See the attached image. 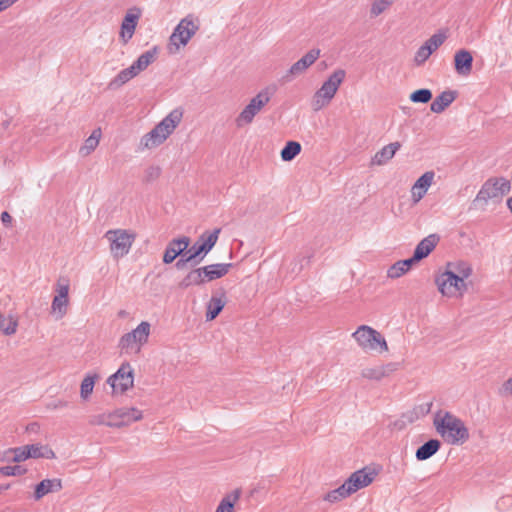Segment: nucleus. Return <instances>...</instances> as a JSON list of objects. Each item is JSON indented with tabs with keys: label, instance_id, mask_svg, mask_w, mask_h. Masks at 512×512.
I'll return each instance as SVG.
<instances>
[{
	"label": "nucleus",
	"instance_id": "f257e3e1",
	"mask_svg": "<svg viewBox=\"0 0 512 512\" xmlns=\"http://www.w3.org/2000/svg\"><path fill=\"white\" fill-rule=\"evenodd\" d=\"M433 425L437 433L451 445H462L470 438L465 423L449 411L439 410L435 413Z\"/></svg>",
	"mask_w": 512,
	"mask_h": 512
},
{
	"label": "nucleus",
	"instance_id": "f03ea898",
	"mask_svg": "<svg viewBox=\"0 0 512 512\" xmlns=\"http://www.w3.org/2000/svg\"><path fill=\"white\" fill-rule=\"evenodd\" d=\"M346 77L344 69H336L326 81L323 82L321 87L314 93L311 106L314 111H319L330 104L336 95L339 87Z\"/></svg>",
	"mask_w": 512,
	"mask_h": 512
},
{
	"label": "nucleus",
	"instance_id": "7ed1b4c3",
	"mask_svg": "<svg viewBox=\"0 0 512 512\" xmlns=\"http://www.w3.org/2000/svg\"><path fill=\"white\" fill-rule=\"evenodd\" d=\"M352 337L364 351H377L379 353L388 351L385 338L380 332L370 326H359L357 330L352 333Z\"/></svg>",
	"mask_w": 512,
	"mask_h": 512
},
{
	"label": "nucleus",
	"instance_id": "20e7f679",
	"mask_svg": "<svg viewBox=\"0 0 512 512\" xmlns=\"http://www.w3.org/2000/svg\"><path fill=\"white\" fill-rule=\"evenodd\" d=\"M104 237L110 243V252L113 258L120 259L129 253L136 234L126 229H113L108 230Z\"/></svg>",
	"mask_w": 512,
	"mask_h": 512
},
{
	"label": "nucleus",
	"instance_id": "39448f33",
	"mask_svg": "<svg viewBox=\"0 0 512 512\" xmlns=\"http://www.w3.org/2000/svg\"><path fill=\"white\" fill-rule=\"evenodd\" d=\"M150 329V323L142 321L135 329L120 338L118 347L125 353H139L141 346L148 341Z\"/></svg>",
	"mask_w": 512,
	"mask_h": 512
},
{
	"label": "nucleus",
	"instance_id": "423d86ee",
	"mask_svg": "<svg viewBox=\"0 0 512 512\" xmlns=\"http://www.w3.org/2000/svg\"><path fill=\"white\" fill-rule=\"evenodd\" d=\"M271 96L272 92L269 88L261 90L237 116L235 119L236 126L242 128L252 123L254 117L269 103Z\"/></svg>",
	"mask_w": 512,
	"mask_h": 512
},
{
	"label": "nucleus",
	"instance_id": "0eeeda50",
	"mask_svg": "<svg viewBox=\"0 0 512 512\" xmlns=\"http://www.w3.org/2000/svg\"><path fill=\"white\" fill-rule=\"evenodd\" d=\"M435 283L438 287L439 292L446 297H461L467 290L465 281L456 277V273L452 272L451 269H446L440 273Z\"/></svg>",
	"mask_w": 512,
	"mask_h": 512
},
{
	"label": "nucleus",
	"instance_id": "6e6552de",
	"mask_svg": "<svg viewBox=\"0 0 512 512\" xmlns=\"http://www.w3.org/2000/svg\"><path fill=\"white\" fill-rule=\"evenodd\" d=\"M199 29V21L192 15L183 18L170 36L171 44L178 49L180 45L185 46Z\"/></svg>",
	"mask_w": 512,
	"mask_h": 512
},
{
	"label": "nucleus",
	"instance_id": "1a4fd4ad",
	"mask_svg": "<svg viewBox=\"0 0 512 512\" xmlns=\"http://www.w3.org/2000/svg\"><path fill=\"white\" fill-rule=\"evenodd\" d=\"M510 189V182L505 178L488 179L478 192L475 201L486 203L489 199L502 198L510 192Z\"/></svg>",
	"mask_w": 512,
	"mask_h": 512
},
{
	"label": "nucleus",
	"instance_id": "9d476101",
	"mask_svg": "<svg viewBox=\"0 0 512 512\" xmlns=\"http://www.w3.org/2000/svg\"><path fill=\"white\" fill-rule=\"evenodd\" d=\"M107 383L115 393L123 394L132 388L134 385V370L130 363H122L119 369L107 379Z\"/></svg>",
	"mask_w": 512,
	"mask_h": 512
},
{
	"label": "nucleus",
	"instance_id": "9b49d317",
	"mask_svg": "<svg viewBox=\"0 0 512 512\" xmlns=\"http://www.w3.org/2000/svg\"><path fill=\"white\" fill-rule=\"evenodd\" d=\"M220 232L221 229L216 228L212 232L203 233L189 250L188 260H199L200 257L204 258V256L215 246Z\"/></svg>",
	"mask_w": 512,
	"mask_h": 512
},
{
	"label": "nucleus",
	"instance_id": "f8f14e48",
	"mask_svg": "<svg viewBox=\"0 0 512 512\" xmlns=\"http://www.w3.org/2000/svg\"><path fill=\"white\" fill-rule=\"evenodd\" d=\"M110 413V428H121L131 423L140 421L143 418L141 410L134 407H122Z\"/></svg>",
	"mask_w": 512,
	"mask_h": 512
},
{
	"label": "nucleus",
	"instance_id": "ddd939ff",
	"mask_svg": "<svg viewBox=\"0 0 512 512\" xmlns=\"http://www.w3.org/2000/svg\"><path fill=\"white\" fill-rule=\"evenodd\" d=\"M141 17V10L138 7L128 9L121 24L120 37L127 43L134 35L137 23Z\"/></svg>",
	"mask_w": 512,
	"mask_h": 512
},
{
	"label": "nucleus",
	"instance_id": "4468645a",
	"mask_svg": "<svg viewBox=\"0 0 512 512\" xmlns=\"http://www.w3.org/2000/svg\"><path fill=\"white\" fill-rule=\"evenodd\" d=\"M374 476L375 474L373 472H367L365 469H362L352 473L344 483L350 493L353 494L359 489L370 485L374 480Z\"/></svg>",
	"mask_w": 512,
	"mask_h": 512
},
{
	"label": "nucleus",
	"instance_id": "2eb2a0df",
	"mask_svg": "<svg viewBox=\"0 0 512 512\" xmlns=\"http://www.w3.org/2000/svg\"><path fill=\"white\" fill-rule=\"evenodd\" d=\"M190 239L189 237L183 236L178 239H173L167 245L164 255L163 262L165 264L172 263L176 257L182 255V253L189 247Z\"/></svg>",
	"mask_w": 512,
	"mask_h": 512
},
{
	"label": "nucleus",
	"instance_id": "dca6fc26",
	"mask_svg": "<svg viewBox=\"0 0 512 512\" xmlns=\"http://www.w3.org/2000/svg\"><path fill=\"white\" fill-rule=\"evenodd\" d=\"M435 177L433 171H427L420 176L411 188V196L414 203H418L427 193Z\"/></svg>",
	"mask_w": 512,
	"mask_h": 512
},
{
	"label": "nucleus",
	"instance_id": "f3484780",
	"mask_svg": "<svg viewBox=\"0 0 512 512\" xmlns=\"http://www.w3.org/2000/svg\"><path fill=\"white\" fill-rule=\"evenodd\" d=\"M454 67L459 75L467 76L473 68V56L466 49L458 50L454 55Z\"/></svg>",
	"mask_w": 512,
	"mask_h": 512
},
{
	"label": "nucleus",
	"instance_id": "a211bd4d",
	"mask_svg": "<svg viewBox=\"0 0 512 512\" xmlns=\"http://www.w3.org/2000/svg\"><path fill=\"white\" fill-rule=\"evenodd\" d=\"M183 117V111L181 108L172 110L161 122L157 124L159 130H162L168 137L174 132L177 126L180 124Z\"/></svg>",
	"mask_w": 512,
	"mask_h": 512
},
{
	"label": "nucleus",
	"instance_id": "6ab92c4d",
	"mask_svg": "<svg viewBox=\"0 0 512 512\" xmlns=\"http://www.w3.org/2000/svg\"><path fill=\"white\" fill-rule=\"evenodd\" d=\"M62 489V482L58 478L44 479L38 483L34 491V499L40 500L45 495L53 492H58Z\"/></svg>",
	"mask_w": 512,
	"mask_h": 512
},
{
	"label": "nucleus",
	"instance_id": "aec40b11",
	"mask_svg": "<svg viewBox=\"0 0 512 512\" xmlns=\"http://www.w3.org/2000/svg\"><path fill=\"white\" fill-rule=\"evenodd\" d=\"M167 138L168 136L156 125L141 138L140 146L143 149H152L161 145Z\"/></svg>",
	"mask_w": 512,
	"mask_h": 512
},
{
	"label": "nucleus",
	"instance_id": "412c9836",
	"mask_svg": "<svg viewBox=\"0 0 512 512\" xmlns=\"http://www.w3.org/2000/svg\"><path fill=\"white\" fill-rule=\"evenodd\" d=\"M400 147L401 144L399 142H393L384 146L373 156L371 164L378 166L386 164L394 157L395 153L400 149Z\"/></svg>",
	"mask_w": 512,
	"mask_h": 512
},
{
	"label": "nucleus",
	"instance_id": "4be33fe9",
	"mask_svg": "<svg viewBox=\"0 0 512 512\" xmlns=\"http://www.w3.org/2000/svg\"><path fill=\"white\" fill-rule=\"evenodd\" d=\"M232 267V263H216L202 267L206 282L224 277Z\"/></svg>",
	"mask_w": 512,
	"mask_h": 512
},
{
	"label": "nucleus",
	"instance_id": "5701e85b",
	"mask_svg": "<svg viewBox=\"0 0 512 512\" xmlns=\"http://www.w3.org/2000/svg\"><path fill=\"white\" fill-rule=\"evenodd\" d=\"M439 238L435 234H431L422 239L414 250V259L422 260L426 258L435 248Z\"/></svg>",
	"mask_w": 512,
	"mask_h": 512
},
{
	"label": "nucleus",
	"instance_id": "b1692460",
	"mask_svg": "<svg viewBox=\"0 0 512 512\" xmlns=\"http://www.w3.org/2000/svg\"><path fill=\"white\" fill-rule=\"evenodd\" d=\"M457 97L455 91L446 90L438 95L431 103L430 109L434 113H442Z\"/></svg>",
	"mask_w": 512,
	"mask_h": 512
},
{
	"label": "nucleus",
	"instance_id": "393cba45",
	"mask_svg": "<svg viewBox=\"0 0 512 512\" xmlns=\"http://www.w3.org/2000/svg\"><path fill=\"white\" fill-rule=\"evenodd\" d=\"M441 447V442L438 439H430L425 442L416 450V459L424 461L436 454Z\"/></svg>",
	"mask_w": 512,
	"mask_h": 512
},
{
	"label": "nucleus",
	"instance_id": "a878e982",
	"mask_svg": "<svg viewBox=\"0 0 512 512\" xmlns=\"http://www.w3.org/2000/svg\"><path fill=\"white\" fill-rule=\"evenodd\" d=\"M242 491L240 488L234 489L226 494L220 501L215 512H234V506L240 499Z\"/></svg>",
	"mask_w": 512,
	"mask_h": 512
},
{
	"label": "nucleus",
	"instance_id": "bb28decb",
	"mask_svg": "<svg viewBox=\"0 0 512 512\" xmlns=\"http://www.w3.org/2000/svg\"><path fill=\"white\" fill-rule=\"evenodd\" d=\"M392 370V364L368 367L362 370L361 375L363 378L379 381L388 376Z\"/></svg>",
	"mask_w": 512,
	"mask_h": 512
},
{
	"label": "nucleus",
	"instance_id": "cd10ccee",
	"mask_svg": "<svg viewBox=\"0 0 512 512\" xmlns=\"http://www.w3.org/2000/svg\"><path fill=\"white\" fill-rule=\"evenodd\" d=\"M205 283L207 282L204 277L203 269L200 267L189 272L180 282L179 286L185 289L190 286H199Z\"/></svg>",
	"mask_w": 512,
	"mask_h": 512
},
{
	"label": "nucleus",
	"instance_id": "c85d7f7f",
	"mask_svg": "<svg viewBox=\"0 0 512 512\" xmlns=\"http://www.w3.org/2000/svg\"><path fill=\"white\" fill-rule=\"evenodd\" d=\"M102 132L100 128L92 131L91 135L85 140L84 144L80 147L79 153L82 156L91 154L99 144Z\"/></svg>",
	"mask_w": 512,
	"mask_h": 512
},
{
	"label": "nucleus",
	"instance_id": "c756f323",
	"mask_svg": "<svg viewBox=\"0 0 512 512\" xmlns=\"http://www.w3.org/2000/svg\"><path fill=\"white\" fill-rule=\"evenodd\" d=\"M157 56V48L154 47L153 49L147 50L144 53H142L138 59L133 62V66L136 69L138 73L141 71H144L151 63H153L156 60Z\"/></svg>",
	"mask_w": 512,
	"mask_h": 512
},
{
	"label": "nucleus",
	"instance_id": "7c9ffc66",
	"mask_svg": "<svg viewBox=\"0 0 512 512\" xmlns=\"http://www.w3.org/2000/svg\"><path fill=\"white\" fill-rule=\"evenodd\" d=\"M139 73L136 71L133 65L130 67L121 70L117 76L111 80L109 83L110 88H118L125 83H127L129 80L137 76Z\"/></svg>",
	"mask_w": 512,
	"mask_h": 512
},
{
	"label": "nucleus",
	"instance_id": "2f4dec72",
	"mask_svg": "<svg viewBox=\"0 0 512 512\" xmlns=\"http://www.w3.org/2000/svg\"><path fill=\"white\" fill-rule=\"evenodd\" d=\"M26 450L29 451V458L53 459L55 457L54 452L48 446L39 443L26 445Z\"/></svg>",
	"mask_w": 512,
	"mask_h": 512
},
{
	"label": "nucleus",
	"instance_id": "473e14b6",
	"mask_svg": "<svg viewBox=\"0 0 512 512\" xmlns=\"http://www.w3.org/2000/svg\"><path fill=\"white\" fill-rule=\"evenodd\" d=\"M98 379V374H88L84 377L80 386V396L83 400H87L93 393L95 382Z\"/></svg>",
	"mask_w": 512,
	"mask_h": 512
},
{
	"label": "nucleus",
	"instance_id": "72a5a7b5",
	"mask_svg": "<svg viewBox=\"0 0 512 512\" xmlns=\"http://www.w3.org/2000/svg\"><path fill=\"white\" fill-rule=\"evenodd\" d=\"M301 152V145L296 141H289L281 150V158L283 161H292Z\"/></svg>",
	"mask_w": 512,
	"mask_h": 512
},
{
	"label": "nucleus",
	"instance_id": "f704fd0d",
	"mask_svg": "<svg viewBox=\"0 0 512 512\" xmlns=\"http://www.w3.org/2000/svg\"><path fill=\"white\" fill-rule=\"evenodd\" d=\"M447 269H451L456 273V277L464 281L472 274V267L466 262L448 263Z\"/></svg>",
	"mask_w": 512,
	"mask_h": 512
},
{
	"label": "nucleus",
	"instance_id": "c9c22d12",
	"mask_svg": "<svg viewBox=\"0 0 512 512\" xmlns=\"http://www.w3.org/2000/svg\"><path fill=\"white\" fill-rule=\"evenodd\" d=\"M224 301L221 298L212 297L207 306L206 320L215 319L224 308Z\"/></svg>",
	"mask_w": 512,
	"mask_h": 512
},
{
	"label": "nucleus",
	"instance_id": "e433bc0d",
	"mask_svg": "<svg viewBox=\"0 0 512 512\" xmlns=\"http://www.w3.org/2000/svg\"><path fill=\"white\" fill-rule=\"evenodd\" d=\"M18 327V320L9 315L8 317L0 316V331L5 335H13L16 333Z\"/></svg>",
	"mask_w": 512,
	"mask_h": 512
},
{
	"label": "nucleus",
	"instance_id": "4c0bfd02",
	"mask_svg": "<svg viewBox=\"0 0 512 512\" xmlns=\"http://www.w3.org/2000/svg\"><path fill=\"white\" fill-rule=\"evenodd\" d=\"M350 495H351V493H350L348 487L346 486L345 483H343L338 488H336V489L330 491L329 493H327L324 499L326 501L331 502V503H335V502H338V501H340L342 499L347 498Z\"/></svg>",
	"mask_w": 512,
	"mask_h": 512
},
{
	"label": "nucleus",
	"instance_id": "58836bf2",
	"mask_svg": "<svg viewBox=\"0 0 512 512\" xmlns=\"http://www.w3.org/2000/svg\"><path fill=\"white\" fill-rule=\"evenodd\" d=\"M69 303V298H61L58 295H55L52 301L51 310L53 313L57 314V318H62L67 312V306Z\"/></svg>",
	"mask_w": 512,
	"mask_h": 512
},
{
	"label": "nucleus",
	"instance_id": "ea45409f",
	"mask_svg": "<svg viewBox=\"0 0 512 512\" xmlns=\"http://www.w3.org/2000/svg\"><path fill=\"white\" fill-rule=\"evenodd\" d=\"M308 69V66L301 60V58L295 62L290 69L287 71L284 79L286 81H291L294 77L303 74Z\"/></svg>",
	"mask_w": 512,
	"mask_h": 512
},
{
	"label": "nucleus",
	"instance_id": "a19ab883",
	"mask_svg": "<svg viewBox=\"0 0 512 512\" xmlns=\"http://www.w3.org/2000/svg\"><path fill=\"white\" fill-rule=\"evenodd\" d=\"M432 407V402L422 403L416 406L412 411L407 414V417L410 421L415 419H419L427 415Z\"/></svg>",
	"mask_w": 512,
	"mask_h": 512
},
{
	"label": "nucleus",
	"instance_id": "79ce46f5",
	"mask_svg": "<svg viewBox=\"0 0 512 512\" xmlns=\"http://www.w3.org/2000/svg\"><path fill=\"white\" fill-rule=\"evenodd\" d=\"M394 0H375L371 4L370 14L372 17H377L382 14L386 9H388Z\"/></svg>",
	"mask_w": 512,
	"mask_h": 512
},
{
	"label": "nucleus",
	"instance_id": "37998d69",
	"mask_svg": "<svg viewBox=\"0 0 512 512\" xmlns=\"http://www.w3.org/2000/svg\"><path fill=\"white\" fill-rule=\"evenodd\" d=\"M431 99L432 92L426 88L418 89L410 95V100L414 103H427Z\"/></svg>",
	"mask_w": 512,
	"mask_h": 512
},
{
	"label": "nucleus",
	"instance_id": "c03bdc74",
	"mask_svg": "<svg viewBox=\"0 0 512 512\" xmlns=\"http://www.w3.org/2000/svg\"><path fill=\"white\" fill-rule=\"evenodd\" d=\"M446 40V35L444 33H435L433 34L425 43V46H428V48L431 49V52L433 53L436 51Z\"/></svg>",
	"mask_w": 512,
	"mask_h": 512
},
{
	"label": "nucleus",
	"instance_id": "a18cd8bd",
	"mask_svg": "<svg viewBox=\"0 0 512 512\" xmlns=\"http://www.w3.org/2000/svg\"><path fill=\"white\" fill-rule=\"evenodd\" d=\"M432 52L428 46L424 44L418 48L414 56V63L416 66H421L431 56Z\"/></svg>",
	"mask_w": 512,
	"mask_h": 512
},
{
	"label": "nucleus",
	"instance_id": "49530a36",
	"mask_svg": "<svg viewBox=\"0 0 512 512\" xmlns=\"http://www.w3.org/2000/svg\"><path fill=\"white\" fill-rule=\"evenodd\" d=\"M109 423H111L110 422V413L109 412L92 415L89 418V424L92 425V426L104 425V426L110 427Z\"/></svg>",
	"mask_w": 512,
	"mask_h": 512
},
{
	"label": "nucleus",
	"instance_id": "de8ad7c7",
	"mask_svg": "<svg viewBox=\"0 0 512 512\" xmlns=\"http://www.w3.org/2000/svg\"><path fill=\"white\" fill-rule=\"evenodd\" d=\"M26 469L20 465L0 467V474L3 476H19L26 473Z\"/></svg>",
	"mask_w": 512,
	"mask_h": 512
},
{
	"label": "nucleus",
	"instance_id": "09e8293b",
	"mask_svg": "<svg viewBox=\"0 0 512 512\" xmlns=\"http://www.w3.org/2000/svg\"><path fill=\"white\" fill-rule=\"evenodd\" d=\"M402 261L399 260L394 263L387 271V276L391 279H397L407 273L405 267L401 265Z\"/></svg>",
	"mask_w": 512,
	"mask_h": 512
},
{
	"label": "nucleus",
	"instance_id": "8fccbe9b",
	"mask_svg": "<svg viewBox=\"0 0 512 512\" xmlns=\"http://www.w3.org/2000/svg\"><path fill=\"white\" fill-rule=\"evenodd\" d=\"M56 295L61 298H68L69 295V281L65 278H59L55 286Z\"/></svg>",
	"mask_w": 512,
	"mask_h": 512
},
{
	"label": "nucleus",
	"instance_id": "3c124183",
	"mask_svg": "<svg viewBox=\"0 0 512 512\" xmlns=\"http://www.w3.org/2000/svg\"><path fill=\"white\" fill-rule=\"evenodd\" d=\"M10 453H14L13 462H22L29 459V451L26 450V445L13 448Z\"/></svg>",
	"mask_w": 512,
	"mask_h": 512
},
{
	"label": "nucleus",
	"instance_id": "603ef678",
	"mask_svg": "<svg viewBox=\"0 0 512 512\" xmlns=\"http://www.w3.org/2000/svg\"><path fill=\"white\" fill-rule=\"evenodd\" d=\"M320 56V50L319 49H311L308 51L301 60L304 61V63L308 66V68L315 63V61Z\"/></svg>",
	"mask_w": 512,
	"mask_h": 512
},
{
	"label": "nucleus",
	"instance_id": "864d4df0",
	"mask_svg": "<svg viewBox=\"0 0 512 512\" xmlns=\"http://www.w3.org/2000/svg\"><path fill=\"white\" fill-rule=\"evenodd\" d=\"M161 174V169L158 166H151L147 168L145 172V179L146 181H154L156 180Z\"/></svg>",
	"mask_w": 512,
	"mask_h": 512
},
{
	"label": "nucleus",
	"instance_id": "5fc2aeb1",
	"mask_svg": "<svg viewBox=\"0 0 512 512\" xmlns=\"http://www.w3.org/2000/svg\"><path fill=\"white\" fill-rule=\"evenodd\" d=\"M202 260H203V257H200V258H199V260H188V256H187L186 258H181V259H179V260L176 262L175 266H176V268H177V269H179V270H180V269H183V268H184V266L186 265V263H188V262L192 263L193 265H197V264H199Z\"/></svg>",
	"mask_w": 512,
	"mask_h": 512
},
{
	"label": "nucleus",
	"instance_id": "6e6d98bb",
	"mask_svg": "<svg viewBox=\"0 0 512 512\" xmlns=\"http://www.w3.org/2000/svg\"><path fill=\"white\" fill-rule=\"evenodd\" d=\"M500 391L502 394L512 395V377L503 383Z\"/></svg>",
	"mask_w": 512,
	"mask_h": 512
},
{
	"label": "nucleus",
	"instance_id": "4d7b16f0",
	"mask_svg": "<svg viewBox=\"0 0 512 512\" xmlns=\"http://www.w3.org/2000/svg\"><path fill=\"white\" fill-rule=\"evenodd\" d=\"M401 261H402L401 265L404 266L405 267L404 269H406V271L408 272L411 269L412 265L415 264L416 262L420 261V260L419 259H414V255H413L411 258L405 259V260H401Z\"/></svg>",
	"mask_w": 512,
	"mask_h": 512
},
{
	"label": "nucleus",
	"instance_id": "13d9d810",
	"mask_svg": "<svg viewBox=\"0 0 512 512\" xmlns=\"http://www.w3.org/2000/svg\"><path fill=\"white\" fill-rule=\"evenodd\" d=\"M13 450V448H9L7 449L4 453H3V456L1 458L2 461H7V462H13V456H14V453H10L11 451Z\"/></svg>",
	"mask_w": 512,
	"mask_h": 512
},
{
	"label": "nucleus",
	"instance_id": "bf43d9fd",
	"mask_svg": "<svg viewBox=\"0 0 512 512\" xmlns=\"http://www.w3.org/2000/svg\"><path fill=\"white\" fill-rule=\"evenodd\" d=\"M1 221L4 225H9L12 222V217L8 212L4 211L1 213Z\"/></svg>",
	"mask_w": 512,
	"mask_h": 512
},
{
	"label": "nucleus",
	"instance_id": "052dcab7",
	"mask_svg": "<svg viewBox=\"0 0 512 512\" xmlns=\"http://www.w3.org/2000/svg\"><path fill=\"white\" fill-rule=\"evenodd\" d=\"M12 6L10 0H0V12Z\"/></svg>",
	"mask_w": 512,
	"mask_h": 512
},
{
	"label": "nucleus",
	"instance_id": "680f3d73",
	"mask_svg": "<svg viewBox=\"0 0 512 512\" xmlns=\"http://www.w3.org/2000/svg\"><path fill=\"white\" fill-rule=\"evenodd\" d=\"M66 406H67V402H66V401H62V400H60V401H58V403H56V404L54 405V408H64V407H66Z\"/></svg>",
	"mask_w": 512,
	"mask_h": 512
},
{
	"label": "nucleus",
	"instance_id": "e2e57ef3",
	"mask_svg": "<svg viewBox=\"0 0 512 512\" xmlns=\"http://www.w3.org/2000/svg\"><path fill=\"white\" fill-rule=\"evenodd\" d=\"M507 206L510 209V211L512 212V197L508 199Z\"/></svg>",
	"mask_w": 512,
	"mask_h": 512
},
{
	"label": "nucleus",
	"instance_id": "0e129e2a",
	"mask_svg": "<svg viewBox=\"0 0 512 512\" xmlns=\"http://www.w3.org/2000/svg\"><path fill=\"white\" fill-rule=\"evenodd\" d=\"M10 485H3V486H0V493L3 492L4 490H7L9 489Z\"/></svg>",
	"mask_w": 512,
	"mask_h": 512
},
{
	"label": "nucleus",
	"instance_id": "69168bd1",
	"mask_svg": "<svg viewBox=\"0 0 512 512\" xmlns=\"http://www.w3.org/2000/svg\"><path fill=\"white\" fill-rule=\"evenodd\" d=\"M125 315V311H120L119 312V316H124Z\"/></svg>",
	"mask_w": 512,
	"mask_h": 512
},
{
	"label": "nucleus",
	"instance_id": "338daca9",
	"mask_svg": "<svg viewBox=\"0 0 512 512\" xmlns=\"http://www.w3.org/2000/svg\"><path fill=\"white\" fill-rule=\"evenodd\" d=\"M10 1H11L12 5H13V4H14L15 2H17L18 0H10Z\"/></svg>",
	"mask_w": 512,
	"mask_h": 512
}]
</instances>
